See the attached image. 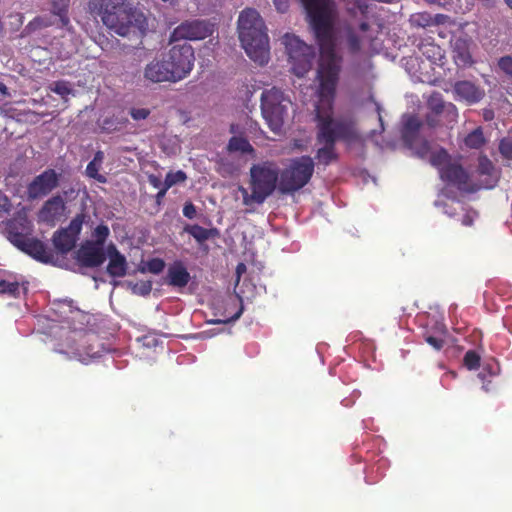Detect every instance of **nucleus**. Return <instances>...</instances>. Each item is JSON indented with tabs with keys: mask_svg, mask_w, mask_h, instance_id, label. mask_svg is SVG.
I'll return each instance as SVG.
<instances>
[{
	"mask_svg": "<svg viewBox=\"0 0 512 512\" xmlns=\"http://www.w3.org/2000/svg\"><path fill=\"white\" fill-rule=\"evenodd\" d=\"M167 278L170 286L182 288L190 281V274L181 263H177L169 267Z\"/></svg>",
	"mask_w": 512,
	"mask_h": 512,
	"instance_id": "4be33fe9",
	"label": "nucleus"
},
{
	"mask_svg": "<svg viewBox=\"0 0 512 512\" xmlns=\"http://www.w3.org/2000/svg\"><path fill=\"white\" fill-rule=\"evenodd\" d=\"M65 210V201L61 195L57 194L44 202L38 212V219L40 222L55 225L63 216Z\"/></svg>",
	"mask_w": 512,
	"mask_h": 512,
	"instance_id": "a211bd4d",
	"label": "nucleus"
},
{
	"mask_svg": "<svg viewBox=\"0 0 512 512\" xmlns=\"http://www.w3.org/2000/svg\"><path fill=\"white\" fill-rule=\"evenodd\" d=\"M475 216H476V212H474V211L466 212L464 214V216L462 217V224L464 226H472L474 223Z\"/></svg>",
	"mask_w": 512,
	"mask_h": 512,
	"instance_id": "864d4df0",
	"label": "nucleus"
},
{
	"mask_svg": "<svg viewBox=\"0 0 512 512\" xmlns=\"http://www.w3.org/2000/svg\"><path fill=\"white\" fill-rule=\"evenodd\" d=\"M230 152L252 153L254 148L244 137L233 136L228 143Z\"/></svg>",
	"mask_w": 512,
	"mask_h": 512,
	"instance_id": "c756f323",
	"label": "nucleus"
},
{
	"mask_svg": "<svg viewBox=\"0 0 512 512\" xmlns=\"http://www.w3.org/2000/svg\"><path fill=\"white\" fill-rule=\"evenodd\" d=\"M453 91L459 100H464L469 104L479 102L485 95L481 88L467 80L456 82Z\"/></svg>",
	"mask_w": 512,
	"mask_h": 512,
	"instance_id": "aec40b11",
	"label": "nucleus"
},
{
	"mask_svg": "<svg viewBox=\"0 0 512 512\" xmlns=\"http://www.w3.org/2000/svg\"><path fill=\"white\" fill-rule=\"evenodd\" d=\"M146 268L150 273L159 274L165 268V262L161 258H152L146 263Z\"/></svg>",
	"mask_w": 512,
	"mask_h": 512,
	"instance_id": "79ce46f5",
	"label": "nucleus"
},
{
	"mask_svg": "<svg viewBox=\"0 0 512 512\" xmlns=\"http://www.w3.org/2000/svg\"><path fill=\"white\" fill-rule=\"evenodd\" d=\"M283 44L288 55L292 73L297 77L305 76L312 68L315 57L314 48L291 34L284 35Z\"/></svg>",
	"mask_w": 512,
	"mask_h": 512,
	"instance_id": "1a4fd4ad",
	"label": "nucleus"
},
{
	"mask_svg": "<svg viewBox=\"0 0 512 512\" xmlns=\"http://www.w3.org/2000/svg\"><path fill=\"white\" fill-rule=\"evenodd\" d=\"M505 2L512 9V0H505Z\"/></svg>",
	"mask_w": 512,
	"mask_h": 512,
	"instance_id": "69168bd1",
	"label": "nucleus"
},
{
	"mask_svg": "<svg viewBox=\"0 0 512 512\" xmlns=\"http://www.w3.org/2000/svg\"><path fill=\"white\" fill-rule=\"evenodd\" d=\"M290 103L283 91L276 87L265 89L262 92L261 112L271 131L279 132L281 130Z\"/></svg>",
	"mask_w": 512,
	"mask_h": 512,
	"instance_id": "6e6552de",
	"label": "nucleus"
},
{
	"mask_svg": "<svg viewBox=\"0 0 512 512\" xmlns=\"http://www.w3.org/2000/svg\"><path fill=\"white\" fill-rule=\"evenodd\" d=\"M187 175L184 171L178 170L176 172L170 171L166 174L163 184L165 189H170L172 186L186 181Z\"/></svg>",
	"mask_w": 512,
	"mask_h": 512,
	"instance_id": "72a5a7b5",
	"label": "nucleus"
},
{
	"mask_svg": "<svg viewBox=\"0 0 512 512\" xmlns=\"http://www.w3.org/2000/svg\"><path fill=\"white\" fill-rule=\"evenodd\" d=\"M97 352L96 351H93L92 348H88L87 351H85V354L87 356H94Z\"/></svg>",
	"mask_w": 512,
	"mask_h": 512,
	"instance_id": "0e129e2a",
	"label": "nucleus"
},
{
	"mask_svg": "<svg viewBox=\"0 0 512 512\" xmlns=\"http://www.w3.org/2000/svg\"><path fill=\"white\" fill-rule=\"evenodd\" d=\"M26 227L17 221H11L7 225V238L19 250L42 263L53 261V253L39 239L29 237Z\"/></svg>",
	"mask_w": 512,
	"mask_h": 512,
	"instance_id": "0eeeda50",
	"label": "nucleus"
},
{
	"mask_svg": "<svg viewBox=\"0 0 512 512\" xmlns=\"http://www.w3.org/2000/svg\"><path fill=\"white\" fill-rule=\"evenodd\" d=\"M27 283H20L16 280H6L0 278V295H8L9 297L19 298L21 290L27 292Z\"/></svg>",
	"mask_w": 512,
	"mask_h": 512,
	"instance_id": "bb28decb",
	"label": "nucleus"
},
{
	"mask_svg": "<svg viewBox=\"0 0 512 512\" xmlns=\"http://www.w3.org/2000/svg\"><path fill=\"white\" fill-rule=\"evenodd\" d=\"M230 131H231L232 133H235V132H236V131H235V125H234V124H232V125L230 126Z\"/></svg>",
	"mask_w": 512,
	"mask_h": 512,
	"instance_id": "338daca9",
	"label": "nucleus"
},
{
	"mask_svg": "<svg viewBox=\"0 0 512 512\" xmlns=\"http://www.w3.org/2000/svg\"><path fill=\"white\" fill-rule=\"evenodd\" d=\"M11 210V202L9 198L0 191V216L9 213Z\"/></svg>",
	"mask_w": 512,
	"mask_h": 512,
	"instance_id": "de8ad7c7",
	"label": "nucleus"
},
{
	"mask_svg": "<svg viewBox=\"0 0 512 512\" xmlns=\"http://www.w3.org/2000/svg\"><path fill=\"white\" fill-rule=\"evenodd\" d=\"M305 7L319 46L317 77L321 97L332 99L339 79L342 57L336 52L332 9L329 0H300ZM276 10L286 13L289 0H273Z\"/></svg>",
	"mask_w": 512,
	"mask_h": 512,
	"instance_id": "f257e3e1",
	"label": "nucleus"
},
{
	"mask_svg": "<svg viewBox=\"0 0 512 512\" xmlns=\"http://www.w3.org/2000/svg\"><path fill=\"white\" fill-rule=\"evenodd\" d=\"M87 219H89V216L82 211L70 221L66 228L56 231L53 235L54 247L63 254L71 251L75 247L83 224Z\"/></svg>",
	"mask_w": 512,
	"mask_h": 512,
	"instance_id": "f8f14e48",
	"label": "nucleus"
},
{
	"mask_svg": "<svg viewBox=\"0 0 512 512\" xmlns=\"http://www.w3.org/2000/svg\"><path fill=\"white\" fill-rule=\"evenodd\" d=\"M61 174L52 168L45 169L35 176L27 185L26 194L28 200H38L48 196L59 186Z\"/></svg>",
	"mask_w": 512,
	"mask_h": 512,
	"instance_id": "4468645a",
	"label": "nucleus"
},
{
	"mask_svg": "<svg viewBox=\"0 0 512 512\" xmlns=\"http://www.w3.org/2000/svg\"><path fill=\"white\" fill-rule=\"evenodd\" d=\"M9 18L15 20L12 24L14 25L13 30L17 31L24 23V14L21 12H12L9 14Z\"/></svg>",
	"mask_w": 512,
	"mask_h": 512,
	"instance_id": "3c124183",
	"label": "nucleus"
},
{
	"mask_svg": "<svg viewBox=\"0 0 512 512\" xmlns=\"http://www.w3.org/2000/svg\"><path fill=\"white\" fill-rule=\"evenodd\" d=\"M409 23L415 28H426L434 25L433 16L428 12L414 13L409 18Z\"/></svg>",
	"mask_w": 512,
	"mask_h": 512,
	"instance_id": "7c9ffc66",
	"label": "nucleus"
},
{
	"mask_svg": "<svg viewBox=\"0 0 512 512\" xmlns=\"http://www.w3.org/2000/svg\"><path fill=\"white\" fill-rule=\"evenodd\" d=\"M0 92L3 94V95H7L8 94V89L6 87L5 84L3 83H0Z\"/></svg>",
	"mask_w": 512,
	"mask_h": 512,
	"instance_id": "052dcab7",
	"label": "nucleus"
},
{
	"mask_svg": "<svg viewBox=\"0 0 512 512\" xmlns=\"http://www.w3.org/2000/svg\"><path fill=\"white\" fill-rule=\"evenodd\" d=\"M265 23L253 8L244 9L238 17V33L242 47L254 62L264 65L269 60V38Z\"/></svg>",
	"mask_w": 512,
	"mask_h": 512,
	"instance_id": "20e7f679",
	"label": "nucleus"
},
{
	"mask_svg": "<svg viewBox=\"0 0 512 512\" xmlns=\"http://www.w3.org/2000/svg\"><path fill=\"white\" fill-rule=\"evenodd\" d=\"M109 233H110V231H109L108 226H106L104 224H100L93 231L94 240H90V241H91V243H93L99 247H104L105 241H106L107 237L109 236Z\"/></svg>",
	"mask_w": 512,
	"mask_h": 512,
	"instance_id": "c9c22d12",
	"label": "nucleus"
},
{
	"mask_svg": "<svg viewBox=\"0 0 512 512\" xmlns=\"http://www.w3.org/2000/svg\"><path fill=\"white\" fill-rule=\"evenodd\" d=\"M104 247H99L91 241L86 240L81 244L79 249L75 253L77 262L87 268L100 267L107 259Z\"/></svg>",
	"mask_w": 512,
	"mask_h": 512,
	"instance_id": "2eb2a0df",
	"label": "nucleus"
},
{
	"mask_svg": "<svg viewBox=\"0 0 512 512\" xmlns=\"http://www.w3.org/2000/svg\"><path fill=\"white\" fill-rule=\"evenodd\" d=\"M347 47L350 53L356 54L361 49V39L360 37L353 31L352 29H349L347 31Z\"/></svg>",
	"mask_w": 512,
	"mask_h": 512,
	"instance_id": "58836bf2",
	"label": "nucleus"
},
{
	"mask_svg": "<svg viewBox=\"0 0 512 512\" xmlns=\"http://www.w3.org/2000/svg\"><path fill=\"white\" fill-rule=\"evenodd\" d=\"M430 164L435 167L439 175L441 174V169L448 166V163H452L453 160L448 152L444 148H440L439 150L432 152L430 155Z\"/></svg>",
	"mask_w": 512,
	"mask_h": 512,
	"instance_id": "c85d7f7f",
	"label": "nucleus"
},
{
	"mask_svg": "<svg viewBox=\"0 0 512 512\" xmlns=\"http://www.w3.org/2000/svg\"><path fill=\"white\" fill-rule=\"evenodd\" d=\"M214 25L208 20L194 19L187 20L178 25L170 35V41L180 40H202L211 36Z\"/></svg>",
	"mask_w": 512,
	"mask_h": 512,
	"instance_id": "ddd939ff",
	"label": "nucleus"
},
{
	"mask_svg": "<svg viewBox=\"0 0 512 512\" xmlns=\"http://www.w3.org/2000/svg\"><path fill=\"white\" fill-rule=\"evenodd\" d=\"M452 56L457 66H468L473 63L471 55L472 39L465 33L452 36L450 40Z\"/></svg>",
	"mask_w": 512,
	"mask_h": 512,
	"instance_id": "f3484780",
	"label": "nucleus"
},
{
	"mask_svg": "<svg viewBox=\"0 0 512 512\" xmlns=\"http://www.w3.org/2000/svg\"><path fill=\"white\" fill-rule=\"evenodd\" d=\"M51 91L54 93L64 97L71 93V88L66 81H56L53 83V86L51 87Z\"/></svg>",
	"mask_w": 512,
	"mask_h": 512,
	"instance_id": "c03bdc74",
	"label": "nucleus"
},
{
	"mask_svg": "<svg viewBox=\"0 0 512 512\" xmlns=\"http://www.w3.org/2000/svg\"><path fill=\"white\" fill-rule=\"evenodd\" d=\"M106 255L109 257V262L106 268L107 273L111 277H124L127 274L128 269L126 257L119 252L113 243L108 245Z\"/></svg>",
	"mask_w": 512,
	"mask_h": 512,
	"instance_id": "6ab92c4d",
	"label": "nucleus"
},
{
	"mask_svg": "<svg viewBox=\"0 0 512 512\" xmlns=\"http://www.w3.org/2000/svg\"><path fill=\"white\" fill-rule=\"evenodd\" d=\"M52 24L53 23L50 18L46 16H36L24 27L23 31L21 32V37L29 36L36 31L50 27Z\"/></svg>",
	"mask_w": 512,
	"mask_h": 512,
	"instance_id": "cd10ccee",
	"label": "nucleus"
},
{
	"mask_svg": "<svg viewBox=\"0 0 512 512\" xmlns=\"http://www.w3.org/2000/svg\"><path fill=\"white\" fill-rule=\"evenodd\" d=\"M499 69L510 79H512V57L503 56L498 60Z\"/></svg>",
	"mask_w": 512,
	"mask_h": 512,
	"instance_id": "37998d69",
	"label": "nucleus"
},
{
	"mask_svg": "<svg viewBox=\"0 0 512 512\" xmlns=\"http://www.w3.org/2000/svg\"><path fill=\"white\" fill-rule=\"evenodd\" d=\"M499 151L504 159L512 161V139L503 138L499 143Z\"/></svg>",
	"mask_w": 512,
	"mask_h": 512,
	"instance_id": "a19ab883",
	"label": "nucleus"
},
{
	"mask_svg": "<svg viewBox=\"0 0 512 512\" xmlns=\"http://www.w3.org/2000/svg\"><path fill=\"white\" fill-rule=\"evenodd\" d=\"M136 287L139 289V293L141 295H148L150 294L152 290V282L151 281H141L139 284L136 285Z\"/></svg>",
	"mask_w": 512,
	"mask_h": 512,
	"instance_id": "603ef678",
	"label": "nucleus"
},
{
	"mask_svg": "<svg viewBox=\"0 0 512 512\" xmlns=\"http://www.w3.org/2000/svg\"><path fill=\"white\" fill-rule=\"evenodd\" d=\"M447 329L443 323H436L434 333L429 331L425 332L423 337L427 344H429L436 351H440L445 345V337Z\"/></svg>",
	"mask_w": 512,
	"mask_h": 512,
	"instance_id": "393cba45",
	"label": "nucleus"
},
{
	"mask_svg": "<svg viewBox=\"0 0 512 512\" xmlns=\"http://www.w3.org/2000/svg\"><path fill=\"white\" fill-rule=\"evenodd\" d=\"M418 49L422 56H424L426 59H428L434 64L440 62L444 57V52L442 48L429 40L421 41L420 44L418 45Z\"/></svg>",
	"mask_w": 512,
	"mask_h": 512,
	"instance_id": "a878e982",
	"label": "nucleus"
},
{
	"mask_svg": "<svg viewBox=\"0 0 512 512\" xmlns=\"http://www.w3.org/2000/svg\"><path fill=\"white\" fill-rule=\"evenodd\" d=\"M184 232L191 235L199 244H203L209 239L219 236V230L217 228H204L198 224H187L184 227Z\"/></svg>",
	"mask_w": 512,
	"mask_h": 512,
	"instance_id": "b1692460",
	"label": "nucleus"
},
{
	"mask_svg": "<svg viewBox=\"0 0 512 512\" xmlns=\"http://www.w3.org/2000/svg\"><path fill=\"white\" fill-rule=\"evenodd\" d=\"M237 273L240 274L243 270H245V265L243 263L238 264Z\"/></svg>",
	"mask_w": 512,
	"mask_h": 512,
	"instance_id": "e2e57ef3",
	"label": "nucleus"
},
{
	"mask_svg": "<svg viewBox=\"0 0 512 512\" xmlns=\"http://www.w3.org/2000/svg\"><path fill=\"white\" fill-rule=\"evenodd\" d=\"M477 172L479 175L491 176L494 172V165L492 161L485 155H482L478 159Z\"/></svg>",
	"mask_w": 512,
	"mask_h": 512,
	"instance_id": "ea45409f",
	"label": "nucleus"
},
{
	"mask_svg": "<svg viewBox=\"0 0 512 512\" xmlns=\"http://www.w3.org/2000/svg\"><path fill=\"white\" fill-rule=\"evenodd\" d=\"M439 176L447 185L453 186L461 192L474 193L481 188L458 161L448 163L447 167L441 169Z\"/></svg>",
	"mask_w": 512,
	"mask_h": 512,
	"instance_id": "9b49d317",
	"label": "nucleus"
},
{
	"mask_svg": "<svg viewBox=\"0 0 512 512\" xmlns=\"http://www.w3.org/2000/svg\"><path fill=\"white\" fill-rule=\"evenodd\" d=\"M315 163L310 156L304 155L290 160L280 172L279 190L283 194H292L306 186L314 173Z\"/></svg>",
	"mask_w": 512,
	"mask_h": 512,
	"instance_id": "423d86ee",
	"label": "nucleus"
},
{
	"mask_svg": "<svg viewBox=\"0 0 512 512\" xmlns=\"http://www.w3.org/2000/svg\"><path fill=\"white\" fill-rule=\"evenodd\" d=\"M428 124H429L430 126H434V125H435L434 121H432V120L430 119V117L428 118Z\"/></svg>",
	"mask_w": 512,
	"mask_h": 512,
	"instance_id": "774afa93",
	"label": "nucleus"
},
{
	"mask_svg": "<svg viewBox=\"0 0 512 512\" xmlns=\"http://www.w3.org/2000/svg\"><path fill=\"white\" fill-rule=\"evenodd\" d=\"M316 120V140L324 145L317 150L315 155L321 165L328 166L338 159L335 149L337 141L351 145L361 140L356 120L352 117L333 118L331 115L323 116L317 113Z\"/></svg>",
	"mask_w": 512,
	"mask_h": 512,
	"instance_id": "f03ea898",
	"label": "nucleus"
},
{
	"mask_svg": "<svg viewBox=\"0 0 512 512\" xmlns=\"http://www.w3.org/2000/svg\"><path fill=\"white\" fill-rule=\"evenodd\" d=\"M430 152V144L427 140H423L419 147L416 148L415 153L420 158H425Z\"/></svg>",
	"mask_w": 512,
	"mask_h": 512,
	"instance_id": "8fccbe9b",
	"label": "nucleus"
},
{
	"mask_svg": "<svg viewBox=\"0 0 512 512\" xmlns=\"http://www.w3.org/2000/svg\"><path fill=\"white\" fill-rule=\"evenodd\" d=\"M227 306L237 308V311L232 316H229L225 319L216 320V321H214V323H228V322L235 321L240 318V316L243 313V305H242V300L240 297H238L237 300L231 299V301L228 302Z\"/></svg>",
	"mask_w": 512,
	"mask_h": 512,
	"instance_id": "e433bc0d",
	"label": "nucleus"
},
{
	"mask_svg": "<svg viewBox=\"0 0 512 512\" xmlns=\"http://www.w3.org/2000/svg\"><path fill=\"white\" fill-rule=\"evenodd\" d=\"M183 215L188 219H194L197 215L196 206L192 202H186L183 207Z\"/></svg>",
	"mask_w": 512,
	"mask_h": 512,
	"instance_id": "09e8293b",
	"label": "nucleus"
},
{
	"mask_svg": "<svg viewBox=\"0 0 512 512\" xmlns=\"http://www.w3.org/2000/svg\"><path fill=\"white\" fill-rule=\"evenodd\" d=\"M497 373H498V371L495 370L491 365H485L483 367V370L478 374V377L483 382L482 389L486 393L491 392L494 388L492 381L486 379V375L488 374L490 377H493V376L497 375Z\"/></svg>",
	"mask_w": 512,
	"mask_h": 512,
	"instance_id": "473e14b6",
	"label": "nucleus"
},
{
	"mask_svg": "<svg viewBox=\"0 0 512 512\" xmlns=\"http://www.w3.org/2000/svg\"><path fill=\"white\" fill-rule=\"evenodd\" d=\"M359 28H360V30H361V31L365 32V31H367V30H368L369 25H368V23H366V22H362V23L360 24Z\"/></svg>",
	"mask_w": 512,
	"mask_h": 512,
	"instance_id": "680f3d73",
	"label": "nucleus"
},
{
	"mask_svg": "<svg viewBox=\"0 0 512 512\" xmlns=\"http://www.w3.org/2000/svg\"><path fill=\"white\" fill-rule=\"evenodd\" d=\"M428 107L436 116L441 115L444 112H447L448 115L451 116V120L454 121L457 117V111L453 104L446 105L442 99L440 93H433L428 99Z\"/></svg>",
	"mask_w": 512,
	"mask_h": 512,
	"instance_id": "5701e85b",
	"label": "nucleus"
},
{
	"mask_svg": "<svg viewBox=\"0 0 512 512\" xmlns=\"http://www.w3.org/2000/svg\"><path fill=\"white\" fill-rule=\"evenodd\" d=\"M102 164L93 162L92 160L88 163L86 167V175L92 179H95L99 183H106L107 178L99 173Z\"/></svg>",
	"mask_w": 512,
	"mask_h": 512,
	"instance_id": "4c0bfd02",
	"label": "nucleus"
},
{
	"mask_svg": "<svg viewBox=\"0 0 512 512\" xmlns=\"http://www.w3.org/2000/svg\"><path fill=\"white\" fill-rule=\"evenodd\" d=\"M165 58L177 82L185 79L194 67V50L187 43L172 46Z\"/></svg>",
	"mask_w": 512,
	"mask_h": 512,
	"instance_id": "9d476101",
	"label": "nucleus"
},
{
	"mask_svg": "<svg viewBox=\"0 0 512 512\" xmlns=\"http://www.w3.org/2000/svg\"><path fill=\"white\" fill-rule=\"evenodd\" d=\"M88 8L93 16L100 18L104 26L122 37L135 29L144 32L147 27L144 14L126 0H89Z\"/></svg>",
	"mask_w": 512,
	"mask_h": 512,
	"instance_id": "7ed1b4c3",
	"label": "nucleus"
},
{
	"mask_svg": "<svg viewBox=\"0 0 512 512\" xmlns=\"http://www.w3.org/2000/svg\"><path fill=\"white\" fill-rule=\"evenodd\" d=\"M143 77L149 83L157 84L162 82L176 83V79L165 58L154 59L146 64Z\"/></svg>",
	"mask_w": 512,
	"mask_h": 512,
	"instance_id": "dca6fc26",
	"label": "nucleus"
},
{
	"mask_svg": "<svg viewBox=\"0 0 512 512\" xmlns=\"http://www.w3.org/2000/svg\"><path fill=\"white\" fill-rule=\"evenodd\" d=\"M421 127L422 122L416 115H406L403 117L401 138L408 148H414Z\"/></svg>",
	"mask_w": 512,
	"mask_h": 512,
	"instance_id": "412c9836",
	"label": "nucleus"
},
{
	"mask_svg": "<svg viewBox=\"0 0 512 512\" xmlns=\"http://www.w3.org/2000/svg\"><path fill=\"white\" fill-rule=\"evenodd\" d=\"M167 191H168V189H165V185L163 184L162 188L159 189V191L156 195L157 200H160L161 198H163L166 195Z\"/></svg>",
	"mask_w": 512,
	"mask_h": 512,
	"instance_id": "bf43d9fd",
	"label": "nucleus"
},
{
	"mask_svg": "<svg viewBox=\"0 0 512 512\" xmlns=\"http://www.w3.org/2000/svg\"><path fill=\"white\" fill-rule=\"evenodd\" d=\"M481 356L475 350H468L463 358V365L468 370H476L480 367Z\"/></svg>",
	"mask_w": 512,
	"mask_h": 512,
	"instance_id": "f704fd0d",
	"label": "nucleus"
},
{
	"mask_svg": "<svg viewBox=\"0 0 512 512\" xmlns=\"http://www.w3.org/2000/svg\"><path fill=\"white\" fill-rule=\"evenodd\" d=\"M280 172L274 162L266 161L254 164L250 168V189L251 193L240 187L243 195V203L262 204L276 189Z\"/></svg>",
	"mask_w": 512,
	"mask_h": 512,
	"instance_id": "39448f33",
	"label": "nucleus"
},
{
	"mask_svg": "<svg viewBox=\"0 0 512 512\" xmlns=\"http://www.w3.org/2000/svg\"><path fill=\"white\" fill-rule=\"evenodd\" d=\"M447 18V16L443 14H437L435 17H433L434 24H442L444 23V19Z\"/></svg>",
	"mask_w": 512,
	"mask_h": 512,
	"instance_id": "13d9d810",
	"label": "nucleus"
},
{
	"mask_svg": "<svg viewBox=\"0 0 512 512\" xmlns=\"http://www.w3.org/2000/svg\"><path fill=\"white\" fill-rule=\"evenodd\" d=\"M464 143L468 148L479 149L485 144V138L481 127L474 129L464 139Z\"/></svg>",
	"mask_w": 512,
	"mask_h": 512,
	"instance_id": "2f4dec72",
	"label": "nucleus"
},
{
	"mask_svg": "<svg viewBox=\"0 0 512 512\" xmlns=\"http://www.w3.org/2000/svg\"><path fill=\"white\" fill-rule=\"evenodd\" d=\"M53 14L59 16L62 27H66L69 25L70 19L68 17V11H62V12L53 13Z\"/></svg>",
	"mask_w": 512,
	"mask_h": 512,
	"instance_id": "5fc2aeb1",
	"label": "nucleus"
},
{
	"mask_svg": "<svg viewBox=\"0 0 512 512\" xmlns=\"http://www.w3.org/2000/svg\"><path fill=\"white\" fill-rule=\"evenodd\" d=\"M130 115L136 121L144 120L150 115V110L147 108H132Z\"/></svg>",
	"mask_w": 512,
	"mask_h": 512,
	"instance_id": "a18cd8bd",
	"label": "nucleus"
},
{
	"mask_svg": "<svg viewBox=\"0 0 512 512\" xmlns=\"http://www.w3.org/2000/svg\"><path fill=\"white\" fill-rule=\"evenodd\" d=\"M104 160V153L102 151H97L94 154V157L92 159L93 162L102 164Z\"/></svg>",
	"mask_w": 512,
	"mask_h": 512,
	"instance_id": "4d7b16f0",
	"label": "nucleus"
},
{
	"mask_svg": "<svg viewBox=\"0 0 512 512\" xmlns=\"http://www.w3.org/2000/svg\"><path fill=\"white\" fill-rule=\"evenodd\" d=\"M148 180H149V183H150L154 188H158V189H160V188H162V186H163V183H162L161 179H160V178H158V177H157V176H155V175H150V176L148 177Z\"/></svg>",
	"mask_w": 512,
	"mask_h": 512,
	"instance_id": "6e6d98bb",
	"label": "nucleus"
},
{
	"mask_svg": "<svg viewBox=\"0 0 512 512\" xmlns=\"http://www.w3.org/2000/svg\"><path fill=\"white\" fill-rule=\"evenodd\" d=\"M69 2H70V0H53L52 1V13L68 11Z\"/></svg>",
	"mask_w": 512,
	"mask_h": 512,
	"instance_id": "49530a36",
	"label": "nucleus"
}]
</instances>
